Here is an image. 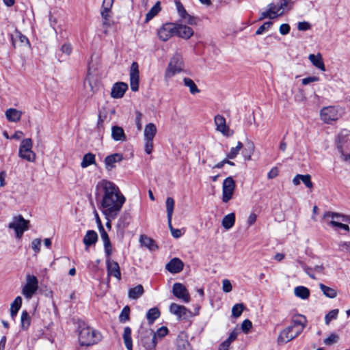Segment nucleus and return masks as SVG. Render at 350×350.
<instances>
[{
	"label": "nucleus",
	"instance_id": "obj_54",
	"mask_svg": "<svg viewBox=\"0 0 350 350\" xmlns=\"http://www.w3.org/2000/svg\"><path fill=\"white\" fill-rule=\"evenodd\" d=\"M101 16H102V19H103L102 24H103V27L104 29V33H107L108 29L111 27V23L109 21L110 14H101Z\"/></svg>",
	"mask_w": 350,
	"mask_h": 350
},
{
	"label": "nucleus",
	"instance_id": "obj_12",
	"mask_svg": "<svg viewBox=\"0 0 350 350\" xmlns=\"http://www.w3.org/2000/svg\"><path fill=\"white\" fill-rule=\"evenodd\" d=\"M176 11L178 12L180 20L178 23H185L189 25H196L197 18L190 15L185 10L180 0H174Z\"/></svg>",
	"mask_w": 350,
	"mask_h": 350
},
{
	"label": "nucleus",
	"instance_id": "obj_31",
	"mask_svg": "<svg viewBox=\"0 0 350 350\" xmlns=\"http://www.w3.org/2000/svg\"><path fill=\"white\" fill-rule=\"evenodd\" d=\"M161 10V2L157 1L151 9L147 12L145 17V23H148L151 19L156 16Z\"/></svg>",
	"mask_w": 350,
	"mask_h": 350
},
{
	"label": "nucleus",
	"instance_id": "obj_25",
	"mask_svg": "<svg viewBox=\"0 0 350 350\" xmlns=\"http://www.w3.org/2000/svg\"><path fill=\"white\" fill-rule=\"evenodd\" d=\"M308 59L310 61L312 64L320 70L325 72V66L323 62L322 55L320 53L317 54H310L308 55Z\"/></svg>",
	"mask_w": 350,
	"mask_h": 350
},
{
	"label": "nucleus",
	"instance_id": "obj_36",
	"mask_svg": "<svg viewBox=\"0 0 350 350\" xmlns=\"http://www.w3.org/2000/svg\"><path fill=\"white\" fill-rule=\"evenodd\" d=\"M319 288L323 295L329 298L334 299L337 297V291L333 288L329 287L323 284H319Z\"/></svg>",
	"mask_w": 350,
	"mask_h": 350
},
{
	"label": "nucleus",
	"instance_id": "obj_19",
	"mask_svg": "<svg viewBox=\"0 0 350 350\" xmlns=\"http://www.w3.org/2000/svg\"><path fill=\"white\" fill-rule=\"evenodd\" d=\"M173 295L185 303L190 301V295L186 287L181 283H175L172 287Z\"/></svg>",
	"mask_w": 350,
	"mask_h": 350
},
{
	"label": "nucleus",
	"instance_id": "obj_15",
	"mask_svg": "<svg viewBox=\"0 0 350 350\" xmlns=\"http://www.w3.org/2000/svg\"><path fill=\"white\" fill-rule=\"evenodd\" d=\"M214 122L216 126V131L221 133L226 137H230L234 134V131L227 125L226 118L219 114L214 118Z\"/></svg>",
	"mask_w": 350,
	"mask_h": 350
},
{
	"label": "nucleus",
	"instance_id": "obj_39",
	"mask_svg": "<svg viewBox=\"0 0 350 350\" xmlns=\"http://www.w3.org/2000/svg\"><path fill=\"white\" fill-rule=\"evenodd\" d=\"M95 163V155L92 153H87L85 154L82 159V161L81 163V167L83 168H85L90 165H92Z\"/></svg>",
	"mask_w": 350,
	"mask_h": 350
},
{
	"label": "nucleus",
	"instance_id": "obj_16",
	"mask_svg": "<svg viewBox=\"0 0 350 350\" xmlns=\"http://www.w3.org/2000/svg\"><path fill=\"white\" fill-rule=\"evenodd\" d=\"M130 85L133 92H137L139 90V71L137 62H133L131 64L129 70Z\"/></svg>",
	"mask_w": 350,
	"mask_h": 350
},
{
	"label": "nucleus",
	"instance_id": "obj_4",
	"mask_svg": "<svg viewBox=\"0 0 350 350\" xmlns=\"http://www.w3.org/2000/svg\"><path fill=\"white\" fill-rule=\"evenodd\" d=\"M345 113L343 107L340 106L324 107L320 110V118L326 124H332L342 118Z\"/></svg>",
	"mask_w": 350,
	"mask_h": 350
},
{
	"label": "nucleus",
	"instance_id": "obj_18",
	"mask_svg": "<svg viewBox=\"0 0 350 350\" xmlns=\"http://www.w3.org/2000/svg\"><path fill=\"white\" fill-rule=\"evenodd\" d=\"M12 42L13 46L16 49H27L30 47L28 38L18 31H16L12 35Z\"/></svg>",
	"mask_w": 350,
	"mask_h": 350
},
{
	"label": "nucleus",
	"instance_id": "obj_48",
	"mask_svg": "<svg viewBox=\"0 0 350 350\" xmlns=\"http://www.w3.org/2000/svg\"><path fill=\"white\" fill-rule=\"evenodd\" d=\"M237 336H238V333L237 331L234 330L232 331L229 336L228 337V338L224 340V342H222L219 345H221L224 347H226L228 349H229L231 343L234 340H236V338H237Z\"/></svg>",
	"mask_w": 350,
	"mask_h": 350
},
{
	"label": "nucleus",
	"instance_id": "obj_10",
	"mask_svg": "<svg viewBox=\"0 0 350 350\" xmlns=\"http://www.w3.org/2000/svg\"><path fill=\"white\" fill-rule=\"evenodd\" d=\"M38 280L35 275L27 274L25 284L22 288V294L27 299H31L38 289Z\"/></svg>",
	"mask_w": 350,
	"mask_h": 350
},
{
	"label": "nucleus",
	"instance_id": "obj_50",
	"mask_svg": "<svg viewBox=\"0 0 350 350\" xmlns=\"http://www.w3.org/2000/svg\"><path fill=\"white\" fill-rule=\"evenodd\" d=\"M246 146L247 147L243 151L244 157L246 160H251L252 155L254 152L255 146L252 142H248Z\"/></svg>",
	"mask_w": 350,
	"mask_h": 350
},
{
	"label": "nucleus",
	"instance_id": "obj_55",
	"mask_svg": "<svg viewBox=\"0 0 350 350\" xmlns=\"http://www.w3.org/2000/svg\"><path fill=\"white\" fill-rule=\"evenodd\" d=\"M113 3V0H103L101 14H109Z\"/></svg>",
	"mask_w": 350,
	"mask_h": 350
},
{
	"label": "nucleus",
	"instance_id": "obj_42",
	"mask_svg": "<svg viewBox=\"0 0 350 350\" xmlns=\"http://www.w3.org/2000/svg\"><path fill=\"white\" fill-rule=\"evenodd\" d=\"M176 345V350H193L187 340L181 336H178Z\"/></svg>",
	"mask_w": 350,
	"mask_h": 350
},
{
	"label": "nucleus",
	"instance_id": "obj_37",
	"mask_svg": "<svg viewBox=\"0 0 350 350\" xmlns=\"http://www.w3.org/2000/svg\"><path fill=\"white\" fill-rule=\"evenodd\" d=\"M144 292L142 285L139 284L129 291V297L132 299H137L144 294Z\"/></svg>",
	"mask_w": 350,
	"mask_h": 350
},
{
	"label": "nucleus",
	"instance_id": "obj_40",
	"mask_svg": "<svg viewBox=\"0 0 350 350\" xmlns=\"http://www.w3.org/2000/svg\"><path fill=\"white\" fill-rule=\"evenodd\" d=\"M21 323L23 329H27L31 324V317L26 310L21 312Z\"/></svg>",
	"mask_w": 350,
	"mask_h": 350
},
{
	"label": "nucleus",
	"instance_id": "obj_58",
	"mask_svg": "<svg viewBox=\"0 0 350 350\" xmlns=\"http://www.w3.org/2000/svg\"><path fill=\"white\" fill-rule=\"evenodd\" d=\"M281 11H284L286 8H288V9L291 8L293 5V2L291 0H280L278 3Z\"/></svg>",
	"mask_w": 350,
	"mask_h": 350
},
{
	"label": "nucleus",
	"instance_id": "obj_61",
	"mask_svg": "<svg viewBox=\"0 0 350 350\" xmlns=\"http://www.w3.org/2000/svg\"><path fill=\"white\" fill-rule=\"evenodd\" d=\"M153 140L144 139V150L146 154H150L153 150Z\"/></svg>",
	"mask_w": 350,
	"mask_h": 350
},
{
	"label": "nucleus",
	"instance_id": "obj_46",
	"mask_svg": "<svg viewBox=\"0 0 350 350\" xmlns=\"http://www.w3.org/2000/svg\"><path fill=\"white\" fill-rule=\"evenodd\" d=\"M237 336H238V333L237 331L234 330L232 331L229 336L228 337V338L224 340V342H222L219 345H221L224 347H226L228 349H229L231 343L234 340H236V338H237Z\"/></svg>",
	"mask_w": 350,
	"mask_h": 350
},
{
	"label": "nucleus",
	"instance_id": "obj_32",
	"mask_svg": "<svg viewBox=\"0 0 350 350\" xmlns=\"http://www.w3.org/2000/svg\"><path fill=\"white\" fill-rule=\"evenodd\" d=\"M22 305V298L17 296L10 305V316L14 319Z\"/></svg>",
	"mask_w": 350,
	"mask_h": 350
},
{
	"label": "nucleus",
	"instance_id": "obj_20",
	"mask_svg": "<svg viewBox=\"0 0 350 350\" xmlns=\"http://www.w3.org/2000/svg\"><path fill=\"white\" fill-rule=\"evenodd\" d=\"M107 274L109 276H113L118 280L121 279V273L119 265L117 262L112 260L109 257L106 260Z\"/></svg>",
	"mask_w": 350,
	"mask_h": 350
},
{
	"label": "nucleus",
	"instance_id": "obj_41",
	"mask_svg": "<svg viewBox=\"0 0 350 350\" xmlns=\"http://www.w3.org/2000/svg\"><path fill=\"white\" fill-rule=\"evenodd\" d=\"M268 10L270 16H271V19L282 15V11H281L278 4L270 3L268 5Z\"/></svg>",
	"mask_w": 350,
	"mask_h": 350
},
{
	"label": "nucleus",
	"instance_id": "obj_38",
	"mask_svg": "<svg viewBox=\"0 0 350 350\" xmlns=\"http://www.w3.org/2000/svg\"><path fill=\"white\" fill-rule=\"evenodd\" d=\"M294 293L295 296L303 299H306L310 296V290L305 286H299L295 288Z\"/></svg>",
	"mask_w": 350,
	"mask_h": 350
},
{
	"label": "nucleus",
	"instance_id": "obj_29",
	"mask_svg": "<svg viewBox=\"0 0 350 350\" xmlns=\"http://www.w3.org/2000/svg\"><path fill=\"white\" fill-rule=\"evenodd\" d=\"M170 311L171 313L176 315L179 319L185 317L189 312L185 306L174 303L170 305Z\"/></svg>",
	"mask_w": 350,
	"mask_h": 350
},
{
	"label": "nucleus",
	"instance_id": "obj_5",
	"mask_svg": "<svg viewBox=\"0 0 350 350\" xmlns=\"http://www.w3.org/2000/svg\"><path fill=\"white\" fill-rule=\"evenodd\" d=\"M337 148L342 160L350 164V132L342 131L338 138Z\"/></svg>",
	"mask_w": 350,
	"mask_h": 350
},
{
	"label": "nucleus",
	"instance_id": "obj_30",
	"mask_svg": "<svg viewBox=\"0 0 350 350\" xmlns=\"http://www.w3.org/2000/svg\"><path fill=\"white\" fill-rule=\"evenodd\" d=\"M157 127L153 123H148L145 126L144 131V139L153 140L157 133Z\"/></svg>",
	"mask_w": 350,
	"mask_h": 350
},
{
	"label": "nucleus",
	"instance_id": "obj_57",
	"mask_svg": "<svg viewBox=\"0 0 350 350\" xmlns=\"http://www.w3.org/2000/svg\"><path fill=\"white\" fill-rule=\"evenodd\" d=\"M31 246L36 254L39 253L40 252L41 239H34L31 243Z\"/></svg>",
	"mask_w": 350,
	"mask_h": 350
},
{
	"label": "nucleus",
	"instance_id": "obj_27",
	"mask_svg": "<svg viewBox=\"0 0 350 350\" xmlns=\"http://www.w3.org/2000/svg\"><path fill=\"white\" fill-rule=\"evenodd\" d=\"M23 112L14 108H10L5 111V116L7 120L12 122L20 121Z\"/></svg>",
	"mask_w": 350,
	"mask_h": 350
},
{
	"label": "nucleus",
	"instance_id": "obj_53",
	"mask_svg": "<svg viewBox=\"0 0 350 350\" xmlns=\"http://www.w3.org/2000/svg\"><path fill=\"white\" fill-rule=\"evenodd\" d=\"M244 309V305L243 304H237L232 308V315L234 318L239 317Z\"/></svg>",
	"mask_w": 350,
	"mask_h": 350
},
{
	"label": "nucleus",
	"instance_id": "obj_34",
	"mask_svg": "<svg viewBox=\"0 0 350 350\" xmlns=\"http://www.w3.org/2000/svg\"><path fill=\"white\" fill-rule=\"evenodd\" d=\"M139 242L142 246L147 247L150 250H155L157 247L154 241L146 235H141Z\"/></svg>",
	"mask_w": 350,
	"mask_h": 350
},
{
	"label": "nucleus",
	"instance_id": "obj_44",
	"mask_svg": "<svg viewBox=\"0 0 350 350\" xmlns=\"http://www.w3.org/2000/svg\"><path fill=\"white\" fill-rule=\"evenodd\" d=\"M160 316V312L157 308H152L150 309L146 314V318L149 323H152L154 320L158 319Z\"/></svg>",
	"mask_w": 350,
	"mask_h": 350
},
{
	"label": "nucleus",
	"instance_id": "obj_1",
	"mask_svg": "<svg viewBox=\"0 0 350 350\" xmlns=\"http://www.w3.org/2000/svg\"><path fill=\"white\" fill-rule=\"evenodd\" d=\"M96 190V195L100 197L98 208L105 219L109 221L116 219L126 202L119 187L114 183L103 179L98 182Z\"/></svg>",
	"mask_w": 350,
	"mask_h": 350
},
{
	"label": "nucleus",
	"instance_id": "obj_8",
	"mask_svg": "<svg viewBox=\"0 0 350 350\" xmlns=\"http://www.w3.org/2000/svg\"><path fill=\"white\" fill-rule=\"evenodd\" d=\"M323 219L332 227L342 229L346 231L349 230V226L343 224V222L346 221V217L343 215L327 211L324 213Z\"/></svg>",
	"mask_w": 350,
	"mask_h": 350
},
{
	"label": "nucleus",
	"instance_id": "obj_9",
	"mask_svg": "<svg viewBox=\"0 0 350 350\" xmlns=\"http://www.w3.org/2000/svg\"><path fill=\"white\" fill-rule=\"evenodd\" d=\"M32 146V140L30 138L23 139L19 146L18 156L27 161L34 162L36 155L31 150Z\"/></svg>",
	"mask_w": 350,
	"mask_h": 350
},
{
	"label": "nucleus",
	"instance_id": "obj_2",
	"mask_svg": "<svg viewBox=\"0 0 350 350\" xmlns=\"http://www.w3.org/2000/svg\"><path fill=\"white\" fill-rule=\"evenodd\" d=\"M307 320L301 314L293 317L291 325L280 332L277 342L278 344H285L298 336L306 326Z\"/></svg>",
	"mask_w": 350,
	"mask_h": 350
},
{
	"label": "nucleus",
	"instance_id": "obj_35",
	"mask_svg": "<svg viewBox=\"0 0 350 350\" xmlns=\"http://www.w3.org/2000/svg\"><path fill=\"white\" fill-rule=\"evenodd\" d=\"M124 343L128 350H133V342L131 338V329L129 327H126L124 329L122 336Z\"/></svg>",
	"mask_w": 350,
	"mask_h": 350
},
{
	"label": "nucleus",
	"instance_id": "obj_28",
	"mask_svg": "<svg viewBox=\"0 0 350 350\" xmlns=\"http://www.w3.org/2000/svg\"><path fill=\"white\" fill-rule=\"evenodd\" d=\"M98 240V234L94 230H88L85 235L83 237V242L85 245V250H88V248L95 244Z\"/></svg>",
	"mask_w": 350,
	"mask_h": 350
},
{
	"label": "nucleus",
	"instance_id": "obj_14",
	"mask_svg": "<svg viewBox=\"0 0 350 350\" xmlns=\"http://www.w3.org/2000/svg\"><path fill=\"white\" fill-rule=\"evenodd\" d=\"M175 22L164 23L157 30L158 38L163 42L167 41L172 36H175Z\"/></svg>",
	"mask_w": 350,
	"mask_h": 350
},
{
	"label": "nucleus",
	"instance_id": "obj_45",
	"mask_svg": "<svg viewBox=\"0 0 350 350\" xmlns=\"http://www.w3.org/2000/svg\"><path fill=\"white\" fill-rule=\"evenodd\" d=\"M165 204L167 219H172L174 207V199L171 197L167 198Z\"/></svg>",
	"mask_w": 350,
	"mask_h": 350
},
{
	"label": "nucleus",
	"instance_id": "obj_43",
	"mask_svg": "<svg viewBox=\"0 0 350 350\" xmlns=\"http://www.w3.org/2000/svg\"><path fill=\"white\" fill-rule=\"evenodd\" d=\"M183 83L186 87L189 88L191 94H195L200 92V90L192 79L185 77L183 79Z\"/></svg>",
	"mask_w": 350,
	"mask_h": 350
},
{
	"label": "nucleus",
	"instance_id": "obj_47",
	"mask_svg": "<svg viewBox=\"0 0 350 350\" xmlns=\"http://www.w3.org/2000/svg\"><path fill=\"white\" fill-rule=\"evenodd\" d=\"M237 336H238V333L237 331L234 330L232 331L229 336L228 337V338L224 340V342H222L219 345H221L224 347H226L228 349H229L231 343L234 340H236V338H237Z\"/></svg>",
	"mask_w": 350,
	"mask_h": 350
},
{
	"label": "nucleus",
	"instance_id": "obj_24",
	"mask_svg": "<svg viewBox=\"0 0 350 350\" xmlns=\"http://www.w3.org/2000/svg\"><path fill=\"white\" fill-rule=\"evenodd\" d=\"M96 217L97 221L100 223V218H99L97 213H96ZM100 228L102 229L100 236H101V239L103 241L105 251L107 256L109 257L112 253V249H111L110 240H109L107 233L105 231L102 225H100Z\"/></svg>",
	"mask_w": 350,
	"mask_h": 350
},
{
	"label": "nucleus",
	"instance_id": "obj_23",
	"mask_svg": "<svg viewBox=\"0 0 350 350\" xmlns=\"http://www.w3.org/2000/svg\"><path fill=\"white\" fill-rule=\"evenodd\" d=\"M165 267L169 272L178 273L183 269L184 263L180 259L174 258L166 265Z\"/></svg>",
	"mask_w": 350,
	"mask_h": 350
},
{
	"label": "nucleus",
	"instance_id": "obj_60",
	"mask_svg": "<svg viewBox=\"0 0 350 350\" xmlns=\"http://www.w3.org/2000/svg\"><path fill=\"white\" fill-rule=\"evenodd\" d=\"M301 181L306 185V187L311 189L313 187V184L311 181V176L309 174H301Z\"/></svg>",
	"mask_w": 350,
	"mask_h": 350
},
{
	"label": "nucleus",
	"instance_id": "obj_13",
	"mask_svg": "<svg viewBox=\"0 0 350 350\" xmlns=\"http://www.w3.org/2000/svg\"><path fill=\"white\" fill-rule=\"evenodd\" d=\"M236 184L234 179L231 176H228L224 179L222 183V202L224 203L228 202L232 199Z\"/></svg>",
	"mask_w": 350,
	"mask_h": 350
},
{
	"label": "nucleus",
	"instance_id": "obj_52",
	"mask_svg": "<svg viewBox=\"0 0 350 350\" xmlns=\"http://www.w3.org/2000/svg\"><path fill=\"white\" fill-rule=\"evenodd\" d=\"M243 148V144L241 142H238L236 147L232 148L230 149V152L227 154L228 159H234L237 154H239V151Z\"/></svg>",
	"mask_w": 350,
	"mask_h": 350
},
{
	"label": "nucleus",
	"instance_id": "obj_21",
	"mask_svg": "<svg viewBox=\"0 0 350 350\" xmlns=\"http://www.w3.org/2000/svg\"><path fill=\"white\" fill-rule=\"evenodd\" d=\"M123 160V155L120 153H114L108 155L104 160L105 169L111 171L116 167V163L121 162Z\"/></svg>",
	"mask_w": 350,
	"mask_h": 350
},
{
	"label": "nucleus",
	"instance_id": "obj_6",
	"mask_svg": "<svg viewBox=\"0 0 350 350\" xmlns=\"http://www.w3.org/2000/svg\"><path fill=\"white\" fill-rule=\"evenodd\" d=\"M184 68L183 56L179 53H176L170 58L167 67L165 71V79H169L176 75L181 72Z\"/></svg>",
	"mask_w": 350,
	"mask_h": 350
},
{
	"label": "nucleus",
	"instance_id": "obj_51",
	"mask_svg": "<svg viewBox=\"0 0 350 350\" xmlns=\"http://www.w3.org/2000/svg\"><path fill=\"white\" fill-rule=\"evenodd\" d=\"M339 312L338 309H333L330 310L325 316V323L326 325H329L331 321L334 319H336L338 317V314Z\"/></svg>",
	"mask_w": 350,
	"mask_h": 350
},
{
	"label": "nucleus",
	"instance_id": "obj_62",
	"mask_svg": "<svg viewBox=\"0 0 350 350\" xmlns=\"http://www.w3.org/2000/svg\"><path fill=\"white\" fill-rule=\"evenodd\" d=\"M252 323L251 321H250L248 319L244 320L243 321V323H241V329L245 334L248 333V332L252 328Z\"/></svg>",
	"mask_w": 350,
	"mask_h": 350
},
{
	"label": "nucleus",
	"instance_id": "obj_56",
	"mask_svg": "<svg viewBox=\"0 0 350 350\" xmlns=\"http://www.w3.org/2000/svg\"><path fill=\"white\" fill-rule=\"evenodd\" d=\"M129 312H130L129 307L125 306L120 314V317H119L120 321L122 323H124V322L129 321Z\"/></svg>",
	"mask_w": 350,
	"mask_h": 350
},
{
	"label": "nucleus",
	"instance_id": "obj_17",
	"mask_svg": "<svg viewBox=\"0 0 350 350\" xmlns=\"http://www.w3.org/2000/svg\"><path fill=\"white\" fill-rule=\"evenodd\" d=\"M176 30H175V36L177 37L184 39L189 40L191 38L193 34V29L189 26L183 24L182 23L175 22Z\"/></svg>",
	"mask_w": 350,
	"mask_h": 350
},
{
	"label": "nucleus",
	"instance_id": "obj_64",
	"mask_svg": "<svg viewBox=\"0 0 350 350\" xmlns=\"http://www.w3.org/2000/svg\"><path fill=\"white\" fill-rule=\"evenodd\" d=\"M338 336L335 334H332L328 338L324 340V343L327 345L336 343L338 341Z\"/></svg>",
	"mask_w": 350,
	"mask_h": 350
},
{
	"label": "nucleus",
	"instance_id": "obj_59",
	"mask_svg": "<svg viewBox=\"0 0 350 350\" xmlns=\"http://www.w3.org/2000/svg\"><path fill=\"white\" fill-rule=\"evenodd\" d=\"M271 25H272L271 22H269V21L265 22L256 30V35L262 34L263 32L267 31L271 27Z\"/></svg>",
	"mask_w": 350,
	"mask_h": 350
},
{
	"label": "nucleus",
	"instance_id": "obj_49",
	"mask_svg": "<svg viewBox=\"0 0 350 350\" xmlns=\"http://www.w3.org/2000/svg\"><path fill=\"white\" fill-rule=\"evenodd\" d=\"M237 336H238V333L237 331L234 330L232 331L229 336L228 337V338L224 340V342H222L219 345H221L224 347H226L228 349H229L231 343L234 340H236V338H237Z\"/></svg>",
	"mask_w": 350,
	"mask_h": 350
},
{
	"label": "nucleus",
	"instance_id": "obj_26",
	"mask_svg": "<svg viewBox=\"0 0 350 350\" xmlns=\"http://www.w3.org/2000/svg\"><path fill=\"white\" fill-rule=\"evenodd\" d=\"M111 137L116 142H125L126 136L124 129L119 126H113L111 128Z\"/></svg>",
	"mask_w": 350,
	"mask_h": 350
},
{
	"label": "nucleus",
	"instance_id": "obj_7",
	"mask_svg": "<svg viewBox=\"0 0 350 350\" xmlns=\"http://www.w3.org/2000/svg\"><path fill=\"white\" fill-rule=\"evenodd\" d=\"M8 227L14 230L16 238L21 239L23 233L29 229V221L25 219L21 215H17L12 217Z\"/></svg>",
	"mask_w": 350,
	"mask_h": 350
},
{
	"label": "nucleus",
	"instance_id": "obj_11",
	"mask_svg": "<svg viewBox=\"0 0 350 350\" xmlns=\"http://www.w3.org/2000/svg\"><path fill=\"white\" fill-rule=\"evenodd\" d=\"M140 341L147 350H152L157 344V335L151 329H142L139 332Z\"/></svg>",
	"mask_w": 350,
	"mask_h": 350
},
{
	"label": "nucleus",
	"instance_id": "obj_22",
	"mask_svg": "<svg viewBox=\"0 0 350 350\" xmlns=\"http://www.w3.org/2000/svg\"><path fill=\"white\" fill-rule=\"evenodd\" d=\"M128 90V85L124 82H117L113 84L111 91V96L113 98H122Z\"/></svg>",
	"mask_w": 350,
	"mask_h": 350
},
{
	"label": "nucleus",
	"instance_id": "obj_3",
	"mask_svg": "<svg viewBox=\"0 0 350 350\" xmlns=\"http://www.w3.org/2000/svg\"><path fill=\"white\" fill-rule=\"evenodd\" d=\"M101 334L97 330L85 325L79 327V342L81 346H91L101 340Z\"/></svg>",
	"mask_w": 350,
	"mask_h": 350
},
{
	"label": "nucleus",
	"instance_id": "obj_33",
	"mask_svg": "<svg viewBox=\"0 0 350 350\" xmlns=\"http://www.w3.org/2000/svg\"><path fill=\"white\" fill-rule=\"evenodd\" d=\"M234 223L235 215L233 213L225 215L221 221V225L226 230H229L232 228Z\"/></svg>",
	"mask_w": 350,
	"mask_h": 350
},
{
	"label": "nucleus",
	"instance_id": "obj_63",
	"mask_svg": "<svg viewBox=\"0 0 350 350\" xmlns=\"http://www.w3.org/2000/svg\"><path fill=\"white\" fill-rule=\"evenodd\" d=\"M232 289L231 282L228 279L222 280V290L225 293H230Z\"/></svg>",
	"mask_w": 350,
	"mask_h": 350
}]
</instances>
